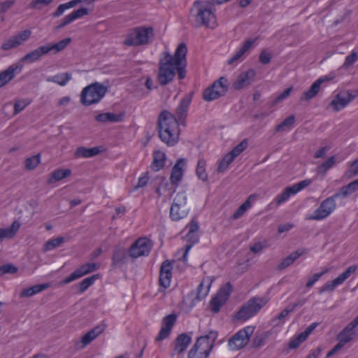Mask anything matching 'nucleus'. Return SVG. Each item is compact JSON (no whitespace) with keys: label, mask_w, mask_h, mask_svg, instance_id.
Wrapping results in <instances>:
<instances>
[{"label":"nucleus","mask_w":358,"mask_h":358,"mask_svg":"<svg viewBox=\"0 0 358 358\" xmlns=\"http://www.w3.org/2000/svg\"><path fill=\"white\" fill-rule=\"evenodd\" d=\"M187 48L185 43H180L173 55L169 52H164V57L159 59L157 81L162 86L171 83L177 73L178 79L182 80L186 76V55Z\"/></svg>","instance_id":"nucleus-1"},{"label":"nucleus","mask_w":358,"mask_h":358,"mask_svg":"<svg viewBox=\"0 0 358 358\" xmlns=\"http://www.w3.org/2000/svg\"><path fill=\"white\" fill-rule=\"evenodd\" d=\"M159 137L168 146L175 145L179 141L180 129L176 117L170 112L163 110L158 117Z\"/></svg>","instance_id":"nucleus-2"},{"label":"nucleus","mask_w":358,"mask_h":358,"mask_svg":"<svg viewBox=\"0 0 358 358\" xmlns=\"http://www.w3.org/2000/svg\"><path fill=\"white\" fill-rule=\"evenodd\" d=\"M211 1L197 0L193 3L191 13L194 17L195 27H205L213 29L216 26L215 15L212 10Z\"/></svg>","instance_id":"nucleus-3"},{"label":"nucleus","mask_w":358,"mask_h":358,"mask_svg":"<svg viewBox=\"0 0 358 358\" xmlns=\"http://www.w3.org/2000/svg\"><path fill=\"white\" fill-rule=\"evenodd\" d=\"M217 337L218 331L210 330L205 335L197 338L189 351L187 358H207L215 345Z\"/></svg>","instance_id":"nucleus-4"},{"label":"nucleus","mask_w":358,"mask_h":358,"mask_svg":"<svg viewBox=\"0 0 358 358\" xmlns=\"http://www.w3.org/2000/svg\"><path fill=\"white\" fill-rule=\"evenodd\" d=\"M154 36V29L152 27H137L129 30L122 43L127 47L145 45L149 44Z\"/></svg>","instance_id":"nucleus-5"},{"label":"nucleus","mask_w":358,"mask_h":358,"mask_svg":"<svg viewBox=\"0 0 358 358\" xmlns=\"http://www.w3.org/2000/svg\"><path fill=\"white\" fill-rule=\"evenodd\" d=\"M107 92V87L99 83H92L85 88L80 94V102L84 106H90L101 101Z\"/></svg>","instance_id":"nucleus-6"},{"label":"nucleus","mask_w":358,"mask_h":358,"mask_svg":"<svg viewBox=\"0 0 358 358\" xmlns=\"http://www.w3.org/2000/svg\"><path fill=\"white\" fill-rule=\"evenodd\" d=\"M266 303L262 297H252L237 312L236 318L245 321L257 314Z\"/></svg>","instance_id":"nucleus-7"},{"label":"nucleus","mask_w":358,"mask_h":358,"mask_svg":"<svg viewBox=\"0 0 358 358\" xmlns=\"http://www.w3.org/2000/svg\"><path fill=\"white\" fill-rule=\"evenodd\" d=\"M228 89V80L225 77L222 76L203 91V99L206 101L217 99L224 96Z\"/></svg>","instance_id":"nucleus-8"},{"label":"nucleus","mask_w":358,"mask_h":358,"mask_svg":"<svg viewBox=\"0 0 358 358\" xmlns=\"http://www.w3.org/2000/svg\"><path fill=\"white\" fill-rule=\"evenodd\" d=\"M254 332V327L248 326L231 336L228 341V346L231 350H238L243 348L250 341V336Z\"/></svg>","instance_id":"nucleus-9"},{"label":"nucleus","mask_w":358,"mask_h":358,"mask_svg":"<svg viewBox=\"0 0 358 358\" xmlns=\"http://www.w3.org/2000/svg\"><path fill=\"white\" fill-rule=\"evenodd\" d=\"M339 198L337 193L324 199L320 206L310 215L308 219L313 220H321L327 217L336 207V199Z\"/></svg>","instance_id":"nucleus-10"},{"label":"nucleus","mask_w":358,"mask_h":358,"mask_svg":"<svg viewBox=\"0 0 358 358\" xmlns=\"http://www.w3.org/2000/svg\"><path fill=\"white\" fill-rule=\"evenodd\" d=\"M187 196L185 192H178L173 200L170 209V217L173 221H178L187 215L186 208Z\"/></svg>","instance_id":"nucleus-11"},{"label":"nucleus","mask_w":358,"mask_h":358,"mask_svg":"<svg viewBox=\"0 0 358 358\" xmlns=\"http://www.w3.org/2000/svg\"><path fill=\"white\" fill-rule=\"evenodd\" d=\"M358 96V90H347L339 92L330 102L335 112L346 107L355 97Z\"/></svg>","instance_id":"nucleus-12"},{"label":"nucleus","mask_w":358,"mask_h":358,"mask_svg":"<svg viewBox=\"0 0 358 358\" xmlns=\"http://www.w3.org/2000/svg\"><path fill=\"white\" fill-rule=\"evenodd\" d=\"M151 250L150 241L146 238L137 239L129 250V257L136 259L141 256L148 255Z\"/></svg>","instance_id":"nucleus-13"},{"label":"nucleus","mask_w":358,"mask_h":358,"mask_svg":"<svg viewBox=\"0 0 358 358\" xmlns=\"http://www.w3.org/2000/svg\"><path fill=\"white\" fill-rule=\"evenodd\" d=\"M31 35V31L30 29L22 31L3 43L1 48L3 50H8L11 48H17L28 41Z\"/></svg>","instance_id":"nucleus-14"},{"label":"nucleus","mask_w":358,"mask_h":358,"mask_svg":"<svg viewBox=\"0 0 358 358\" xmlns=\"http://www.w3.org/2000/svg\"><path fill=\"white\" fill-rule=\"evenodd\" d=\"M99 268V266L95 263H87L78 268L76 269L72 273H71L68 277L64 278L62 283V284H69L71 282L77 280L85 275L90 273L93 271H95Z\"/></svg>","instance_id":"nucleus-15"},{"label":"nucleus","mask_w":358,"mask_h":358,"mask_svg":"<svg viewBox=\"0 0 358 358\" xmlns=\"http://www.w3.org/2000/svg\"><path fill=\"white\" fill-rule=\"evenodd\" d=\"M358 326V317L350 322L336 336L338 343L344 346L356 336L354 329Z\"/></svg>","instance_id":"nucleus-16"},{"label":"nucleus","mask_w":358,"mask_h":358,"mask_svg":"<svg viewBox=\"0 0 358 358\" xmlns=\"http://www.w3.org/2000/svg\"><path fill=\"white\" fill-rule=\"evenodd\" d=\"M71 38H66L57 43L55 44H47L45 45H41L36 48L38 56L41 58L43 55H48L51 51H53L54 53H57L64 49H65L67 45L71 43Z\"/></svg>","instance_id":"nucleus-17"},{"label":"nucleus","mask_w":358,"mask_h":358,"mask_svg":"<svg viewBox=\"0 0 358 358\" xmlns=\"http://www.w3.org/2000/svg\"><path fill=\"white\" fill-rule=\"evenodd\" d=\"M173 266L171 261L165 260L162 262L159 270V284L164 289L170 286L172 278Z\"/></svg>","instance_id":"nucleus-18"},{"label":"nucleus","mask_w":358,"mask_h":358,"mask_svg":"<svg viewBox=\"0 0 358 358\" xmlns=\"http://www.w3.org/2000/svg\"><path fill=\"white\" fill-rule=\"evenodd\" d=\"M176 320L177 315L176 314H171L163 318L162 327L155 338L157 341H161L169 337Z\"/></svg>","instance_id":"nucleus-19"},{"label":"nucleus","mask_w":358,"mask_h":358,"mask_svg":"<svg viewBox=\"0 0 358 358\" xmlns=\"http://www.w3.org/2000/svg\"><path fill=\"white\" fill-rule=\"evenodd\" d=\"M185 161V160L184 158H179L172 168L170 180L171 185L175 186V188L172 191L171 194L175 192L176 187L178 185V183L182 178Z\"/></svg>","instance_id":"nucleus-20"},{"label":"nucleus","mask_w":358,"mask_h":358,"mask_svg":"<svg viewBox=\"0 0 358 358\" xmlns=\"http://www.w3.org/2000/svg\"><path fill=\"white\" fill-rule=\"evenodd\" d=\"M22 66L13 64L6 70L0 72V88L9 83L17 74L20 73Z\"/></svg>","instance_id":"nucleus-21"},{"label":"nucleus","mask_w":358,"mask_h":358,"mask_svg":"<svg viewBox=\"0 0 358 358\" xmlns=\"http://www.w3.org/2000/svg\"><path fill=\"white\" fill-rule=\"evenodd\" d=\"M308 252V250L307 248H301L297 249L282 260L277 266L278 270L282 271L285 269L291 266L299 257L306 254Z\"/></svg>","instance_id":"nucleus-22"},{"label":"nucleus","mask_w":358,"mask_h":358,"mask_svg":"<svg viewBox=\"0 0 358 358\" xmlns=\"http://www.w3.org/2000/svg\"><path fill=\"white\" fill-rule=\"evenodd\" d=\"M255 76V72L252 69L241 73L233 83V87L236 90H241L244 87L250 85L251 80Z\"/></svg>","instance_id":"nucleus-23"},{"label":"nucleus","mask_w":358,"mask_h":358,"mask_svg":"<svg viewBox=\"0 0 358 358\" xmlns=\"http://www.w3.org/2000/svg\"><path fill=\"white\" fill-rule=\"evenodd\" d=\"M327 77H321L315 80L310 86V87L306 92H304L300 99L301 101H308L311 99L314 98L320 91L321 85L327 80Z\"/></svg>","instance_id":"nucleus-24"},{"label":"nucleus","mask_w":358,"mask_h":358,"mask_svg":"<svg viewBox=\"0 0 358 358\" xmlns=\"http://www.w3.org/2000/svg\"><path fill=\"white\" fill-rule=\"evenodd\" d=\"M113 265L121 266L127 260V251L122 246H116L114 249L113 257Z\"/></svg>","instance_id":"nucleus-25"},{"label":"nucleus","mask_w":358,"mask_h":358,"mask_svg":"<svg viewBox=\"0 0 358 358\" xmlns=\"http://www.w3.org/2000/svg\"><path fill=\"white\" fill-rule=\"evenodd\" d=\"M192 341V338L186 333L180 334L175 341V350L180 354L183 352L189 346Z\"/></svg>","instance_id":"nucleus-26"},{"label":"nucleus","mask_w":358,"mask_h":358,"mask_svg":"<svg viewBox=\"0 0 358 358\" xmlns=\"http://www.w3.org/2000/svg\"><path fill=\"white\" fill-rule=\"evenodd\" d=\"M104 330V327L101 326H97L94 329L86 333L81 338L82 346L80 348H85L89 345L94 339H95L99 334H101Z\"/></svg>","instance_id":"nucleus-27"},{"label":"nucleus","mask_w":358,"mask_h":358,"mask_svg":"<svg viewBox=\"0 0 358 358\" xmlns=\"http://www.w3.org/2000/svg\"><path fill=\"white\" fill-rule=\"evenodd\" d=\"M101 152L100 147H94L87 148L85 147H79L75 152V157L77 158H89L99 155Z\"/></svg>","instance_id":"nucleus-28"},{"label":"nucleus","mask_w":358,"mask_h":358,"mask_svg":"<svg viewBox=\"0 0 358 358\" xmlns=\"http://www.w3.org/2000/svg\"><path fill=\"white\" fill-rule=\"evenodd\" d=\"M166 155L164 152L156 150L153 152V160L151 164V169L154 171H159L162 169L165 164Z\"/></svg>","instance_id":"nucleus-29"},{"label":"nucleus","mask_w":358,"mask_h":358,"mask_svg":"<svg viewBox=\"0 0 358 358\" xmlns=\"http://www.w3.org/2000/svg\"><path fill=\"white\" fill-rule=\"evenodd\" d=\"M257 39H248L246 40L241 48L236 52V53L228 61L229 64H232L234 62L238 61L241 57L252 46Z\"/></svg>","instance_id":"nucleus-30"},{"label":"nucleus","mask_w":358,"mask_h":358,"mask_svg":"<svg viewBox=\"0 0 358 358\" xmlns=\"http://www.w3.org/2000/svg\"><path fill=\"white\" fill-rule=\"evenodd\" d=\"M71 174V171L69 169H57L51 173L50 178L48 180V182L49 184L54 183L55 182L59 181L64 178H66L70 176Z\"/></svg>","instance_id":"nucleus-31"},{"label":"nucleus","mask_w":358,"mask_h":358,"mask_svg":"<svg viewBox=\"0 0 358 358\" xmlns=\"http://www.w3.org/2000/svg\"><path fill=\"white\" fill-rule=\"evenodd\" d=\"M95 120L101 123L106 122H120L122 118L121 115H116L112 113H103L97 115L95 117Z\"/></svg>","instance_id":"nucleus-32"},{"label":"nucleus","mask_w":358,"mask_h":358,"mask_svg":"<svg viewBox=\"0 0 358 358\" xmlns=\"http://www.w3.org/2000/svg\"><path fill=\"white\" fill-rule=\"evenodd\" d=\"M191 101L190 96H186L181 99L179 106L176 108V114L180 119L186 117Z\"/></svg>","instance_id":"nucleus-33"},{"label":"nucleus","mask_w":358,"mask_h":358,"mask_svg":"<svg viewBox=\"0 0 358 358\" xmlns=\"http://www.w3.org/2000/svg\"><path fill=\"white\" fill-rule=\"evenodd\" d=\"M358 190V178L348 185L343 186L338 192H336L339 197L343 196L346 197L352 193Z\"/></svg>","instance_id":"nucleus-34"},{"label":"nucleus","mask_w":358,"mask_h":358,"mask_svg":"<svg viewBox=\"0 0 358 358\" xmlns=\"http://www.w3.org/2000/svg\"><path fill=\"white\" fill-rule=\"evenodd\" d=\"M71 79V75L69 73L57 74L54 76L48 77V82H52L61 86H64Z\"/></svg>","instance_id":"nucleus-35"},{"label":"nucleus","mask_w":358,"mask_h":358,"mask_svg":"<svg viewBox=\"0 0 358 358\" xmlns=\"http://www.w3.org/2000/svg\"><path fill=\"white\" fill-rule=\"evenodd\" d=\"M270 335L271 333L269 331H264L257 334L252 340V347L253 348H261L266 343V341Z\"/></svg>","instance_id":"nucleus-36"},{"label":"nucleus","mask_w":358,"mask_h":358,"mask_svg":"<svg viewBox=\"0 0 358 358\" xmlns=\"http://www.w3.org/2000/svg\"><path fill=\"white\" fill-rule=\"evenodd\" d=\"M206 161L201 158L197 162L196 174L197 177L203 182L208 180V174L206 171Z\"/></svg>","instance_id":"nucleus-37"},{"label":"nucleus","mask_w":358,"mask_h":358,"mask_svg":"<svg viewBox=\"0 0 358 358\" xmlns=\"http://www.w3.org/2000/svg\"><path fill=\"white\" fill-rule=\"evenodd\" d=\"M296 194V192H294V189H292V186L287 187L285 189L283 192L278 194L275 197V203L278 206H279L281 203L287 201L292 194Z\"/></svg>","instance_id":"nucleus-38"},{"label":"nucleus","mask_w":358,"mask_h":358,"mask_svg":"<svg viewBox=\"0 0 358 358\" xmlns=\"http://www.w3.org/2000/svg\"><path fill=\"white\" fill-rule=\"evenodd\" d=\"M99 278V274L93 275L90 277L86 278L83 280L78 285V290L80 293L85 292L90 286H92L94 281Z\"/></svg>","instance_id":"nucleus-39"},{"label":"nucleus","mask_w":358,"mask_h":358,"mask_svg":"<svg viewBox=\"0 0 358 358\" xmlns=\"http://www.w3.org/2000/svg\"><path fill=\"white\" fill-rule=\"evenodd\" d=\"M252 198H253V195H250L248 198V199L242 205H241L238 207V208L234 212V213L232 215V218L234 220H237L240 218L242 215H243L246 210L251 207L250 199Z\"/></svg>","instance_id":"nucleus-40"},{"label":"nucleus","mask_w":358,"mask_h":358,"mask_svg":"<svg viewBox=\"0 0 358 358\" xmlns=\"http://www.w3.org/2000/svg\"><path fill=\"white\" fill-rule=\"evenodd\" d=\"M295 122V116L290 115L286 117L280 124L275 127V132L285 131L286 129L291 128Z\"/></svg>","instance_id":"nucleus-41"},{"label":"nucleus","mask_w":358,"mask_h":358,"mask_svg":"<svg viewBox=\"0 0 358 358\" xmlns=\"http://www.w3.org/2000/svg\"><path fill=\"white\" fill-rule=\"evenodd\" d=\"M64 242V237H57L48 241L43 245V251L47 252L59 247Z\"/></svg>","instance_id":"nucleus-42"},{"label":"nucleus","mask_w":358,"mask_h":358,"mask_svg":"<svg viewBox=\"0 0 358 358\" xmlns=\"http://www.w3.org/2000/svg\"><path fill=\"white\" fill-rule=\"evenodd\" d=\"M212 282H213V280H210V282H208V284L206 285L205 288H203L204 280L200 283V285H199V287L197 288L196 296V300L201 301V300L203 299L207 296Z\"/></svg>","instance_id":"nucleus-43"},{"label":"nucleus","mask_w":358,"mask_h":358,"mask_svg":"<svg viewBox=\"0 0 358 358\" xmlns=\"http://www.w3.org/2000/svg\"><path fill=\"white\" fill-rule=\"evenodd\" d=\"M232 285L230 282H227L224 287H222L216 296L219 297L222 301H226L232 292Z\"/></svg>","instance_id":"nucleus-44"},{"label":"nucleus","mask_w":358,"mask_h":358,"mask_svg":"<svg viewBox=\"0 0 358 358\" xmlns=\"http://www.w3.org/2000/svg\"><path fill=\"white\" fill-rule=\"evenodd\" d=\"M234 160V159L233 158V157H231L229 153H227L219 162L218 166L217 168V171L218 173H223L228 169L229 165Z\"/></svg>","instance_id":"nucleus-45"},{"label":"nucleus","mask_w":358,"mask_h":358,"mask_svg":"<svg viewBox=\"0 0 358 358\" xmlns=\"http://www.w3.org/2000/svg\"><path fill=\"white\" fill-rule=\"evenodd\" d=\"M41 162V155L37 154L36 155L28 157L25 160V168L27 170L34 169Z\"/></svg>","instance_id":"nucleus-46"},{"label":"nucleus","mask_w":358,"mask_h":358,"mask_svg":"<svg viewBox=\"0 0 358 358\" xmlns=\"http://www.w3.org/2000/svg\"><path fill=\"white\" fill-rule=\"evenodd\" d=\"M358 175V159L353 161L350 168L345 172L343 178L345 179H350Z\"/></svg>","instance_id":"nucleus-47"},{"label":"nucleus","mask_w":358,"mask_h":358,"mask_svg":"<svg viewBox=\"0 0 358 358\" xmlns=\"http://www.w3.org/2000/svg\"><path fill=\"white\" fill-rule=\"evenodd\" d=\"M248 140L243 139L239 144L235 146L229 154L235 159L242 152H243L248 147Z\"/></svg>","instance_id":"nucleus-48"},{"label":"nucleus","mask_w":358,"mask_h":358,"mask_svg":"<svg viewBox=\"0 0 358 358\" xmlns=\"http://www.w3.org/2000/svg\"><path fill=\"white\" fill-rule=\"evenodd\" d=\"M341 283L338 280L337 278L334 279L331 281H328L326 282L319 290L320 294H322L324 292H332L334 289Z\"/></svg>","instance_id":"nucleus-49"},{"label":"nucleus","mask_w":358,"mask_h":358,"mask_svg":"<svg viewBox=\"0 0 358 358\" xmlns=\"http://www.w3.org/2000/svg\"><path fill=\"white\" fill-rule=\"evenodd\" d=\"M293 87H290L284 90L282 93H280L274 100L270 103V107H273L278 103L282 101L286 98H287L291 92L292 91Z\"/></svg>","instance_id":"nucleus-50"},{"label":"nucleus","mask_w":358,"mask_h":358,"mask_svg":"<svg viewBox=\"0 0 358 358\" xmlns=\"http://www.w3.org/2000/svg\"><path fill=\"white\" fill-rule=\"evenodd\" d=\"M357 266L356 265H352L349 266L343 273L340 274L337 278L342 284L346 279H348L353 273L356 271Z\"/></svg>","instance_id":"nucleus-51"},{"label":"nucleus","mask_w":358,"mask_h":358,"mask_svg":"<svg viewBox=\"0 0 358 358\" xmlns=\"http://www.w3.org/2000/svg\"><path fill=\"white\" fill-rule=\"evenodd\" d=\"M40 59L36 49L31 51L30 52L25 55L21 61L23 62L33 63L38 61Z\"/></svg>","instance_id":"nucleus-52"},{"label":"nucleus","mask_w":358,"mask_h":358,"mask_svg":"<svg viewBox=\"0 0 358 358\" xmlns=\"http://www.w3.org/2000/svg\"><path fill=\"white\" fill-rule=\"evenodd\" d=\"M30 103L31 101L28 99L17 100L14 104V114L16 115L22 111Z\"/></svg>","instance_id":"nucleus-53"},{"label":"nucleus","mask_w":358,"mask_h":358,"mask_svg":"<svg viewBox=\"0 0 358 358\" xmlns=\"http://www.w3.org/2000/svg\"><path fill=\"white\" fill-rule=\"evenodd\" d=\"M224 302L225 301H222L221 299L215 296L210 302L211 310L213 313H218Z\"/></svg>","instance_id":"nucleus-54"},{"label":"nucleus","mask_w":358,"mask_h":358,"mask_svg":"<svg viewBox=\"0 0 358 358\" xmlns=\"http://www.w3.org/2000/svg\"><path fill=\"white\" fill-rule=\"evenodd\" d=\"M17 271V268L11 264H6L0 266V276L6 273L13 274L15 273Z\"/></svg>","instance_id":"nucleus-55"},{"label":"nucleus","mask_w":358,"mask_h":358,"mask_svg":"<svg viewBox=\"0 0 358 358\" xmlns=\"http://www.w3.org/2000/svg\"><path fill=\"white\" fill-rule=\"evenodd\" d=\"M358 59L357 53L355 51H352L346 58L343 64V68L348 69L352 66Z\"/></svg>","instance_id":"nucleus-56"},{"label":"nucleus","mask_w":358,"mask_h":358,"mask_svg":"<svg viewBox=\"0 0 358 358\" xmlns=\"http://www.w3.org/2000/svg\"><path fill=\"white\" fill-rule=\"evenodd\" d=\"M53 0H33L29 3V7L31 8L41 10L43 6L49 5Z\"/></svg>","instance_id":"nucleus-57"},{"label":"nucleus","mask_w":358,"mask_h":358,"mask_svg":"<svg viewBox=\"0 0 358 358\" xmlns=\"http://www.w3.org/2000/svg\"><path fill=\"white\" fill-rule=\"evenodd\" d=\"M312 182V180L310 179H306L304 180H302L296 184H294L292 185V189H294L296 194L299 192L300 190L303 189V188L308 187L310 185Z\"/></svg>","instance_id":"nucleus-58"},{"label":"nucleus","mask_w":358,"mask_h":358,"mask_svg":"<svg viewBox=\"0 0 358 358\" xmlns=\"http://www.w3.org/2000/svg\"><path fill=\"white\" fill-rule=\"evenodd\" d=\"M327 272V270L323 271L320 273H315L313 275V277L308 280L306 282V287L307 288H310L313 286V285L321 278L324 273Z\"/></svg>","instance_id":"nucleus-59"},{"label":"nucleus","mask_w":358,"mask_h":358,"mask_svg":"<svg viewBox=\"0 0 358 358\" xmlns=\"http://www.w3.org/2000/svg\"><path fill=\"white\" fill-rule=\"evenodd\" d=\"M271 57V54L269 52L266 51V50H264L261 52L259 57V59L262 64H267L270 63Z\"/></svg>","instance_id":"nucleus-60"},{"label":"nucleus","mask_w":358,"mask_h":358,"mask_svg":"<svg viewBox=\"0 0 358 358\" xmlns=\"http://www.w3.org/2000/svg\"><path fill=\"white\" fill-rule=\"evenodd\" d=\"M149 180L148 173L146 172L144 175L138 178V181L136 185L134 186V190H136L138 188L146 186Z\"/></svg>","instance_id":"nucleus-61"},{"label":"nucleus","mask_w":358,"mask_h":358,"mask_svg":"<svg viewBox=\"0 0 358 358\" xmlns=\"http://www.w3.org/2000/svg\"><path fill=\"white\" fill-rule=\"evenodd\" d=\"M88 14H89V10L86 8H80L78 10H73L71 13V15H73V17L74 18L75 20L83 17L84 15H87Z\"/></svg>","instance_id":"nucleus-62"},{"label":"nucleus","mask_w":358,"mask_h":358,"mask_svg":"<svg viewBox=\"0 0 358 358\" xmlns=\"http://www.w3.org/2000/svg\"><path fill=\"white\" fill-rule=\"evenodd\" d=\"M50 287V285L48 283H44V284H39L34 285L31 287V289L32 291L33 295H35L46 289H48Z\"/></svg>","instance_id":"nucleus-63"},{"label":"nucleus","mask_w":358,"mask_h":358,"mask_svg":"<svg viewBox=\"0 0 358 358\" xmlns=\"http://www.w3.org/2000/svg\"><path fill=\"white\" fill-rule=\"evenodd\" d=\"M15 1L13 0H7L0 3V14L6 12L10 8L13 6Z\"/></svg>","instance_id":"nucleus-64"}]
</instances>
